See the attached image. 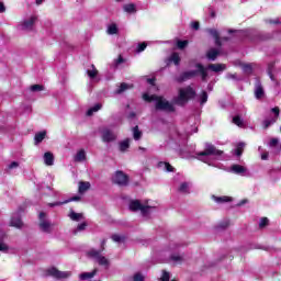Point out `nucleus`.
<instances>
[{"mask_svg":"<svg viewBox=\"0 0 281 281\" xmlns=\"http://www.w3.org/2000/svg\"><path fill=\"white\" fill-rule=\"evenodd\" d=\"M180 155L183 159H190V157H194L199 161H203V164H207L212 166L216 159H221L223 157V150L216 149L212 143H205L203 151H194V147L184 146L180 149Z\"/></svg>","mask_w":281,"mask_h":281,"instance_id":"f257e3e1","label":"nucleus"},{"mask_svg":"<svg viewBox=\"0 0 281 281\" xmlns=\"http://www.w3.org/2000/svg\"><path fill=\"white\" fill-rule=\"evenodd\" d=\"M143 100H145V102H155L156 111H162L164 113H175V111H177V108H175V103L157 94L150 95L148 92H145L143 94Z\"/></svg>","mask_w":281,"mask_h":281,"instance_id":"f03ea898","label":"nucleus"},{"mask_svg":"<svg viewBox=\"0 0 281 281\" xmlns=\"http://www.w3.org/2000/svg\"><path fill=\"white\" fill-rule=\"evenodd\" d=\"M195 70H188L182 72L179 77H177V82H186V80H192V78H196V76H201L202 82H207V72L205 70V66L202 64H195Z\"/></svg>","mask_w":281,"mask_h":281,"instance_id":"7ed1b4c3","label":"nucleus"},{"mask_svg":"<svg viewBox=\"0 0 281 281\" xmlns=\"http://www.w3.org/2000/svg\"><path fill=\"white\" fill-rule=\"evenodd\" d=\"M194 98H196V91L194 90V88H192V86H188L179 90V94L177 98L173 99V102L179 106H184V104H188L189 100H192Z\"/></svg>","mask_w":281,"mask_h":281,"instance_id":"20e7f679","label":"nucleus"},{"mask_svg":"<svg viewBox=\"0 0 281 281\" xmlns=\"http://www.w3.org/2000/svg\"><path fill=\"white\" fill-rule=\"evenodd\" d=\"M130 210L132 212H140L143 216H150V212H155V206L144 205L138 200H133L130 202Z\"/></svg>","mask_w":281,"mask_h":281,"instance_id":"39448f33","label":"nucleus"},{"mask_svg":"<svg viewBox=\"0 0 281 281\" xmlns=\"http://www.w3.org/2000/svg\"><path fill=\"white\" fill-rule=\"evenodd\" d=\"M88 257L98 262L100 267H104V269H109V267H111V261H109L106 257L102 256V250L90 249L88 251Z\"/></svg>","mask_w":281,"mask_h":281,"instance_id":"423d86ee","label":"nucleus"},{"mask_svg":"<svg viewBox=\"0 0 281 281\" xmlns=\"http://www.w3.org/2000/svg\"><path fill=\"white\" fill-rule=\"evenodd\" d=\"M100 135H101L102 142H104V144H111V142H115V139H117V135H115V132H113L109 127L101 128Z\"/></svg>","mask_w":281,"mask_h":281,"instance_id":"0eeeda50","label":"nucleus"},{"mask_svg":"<svg viewBox=\"0 0 281 281\" xmlns=\"http://www.w3.org/2000/svg\"><path fill=\"white\" fill-rule=\"evenodd\" d=\"M40 229L45 232V234H52V222L47 220L45 212L40 213Z\"/></svg>","mask_w":281,"mask_h":281,"instance_id":"6e6552de","label":"nucleus"},{"mask_svg":"<svg viewBox=\"0 0 281 281\" xmlns=\"http://www.w3.org/2000/svg\"><path fill=\"white\" fill-rule=\"evenodd\" d=\"M112 181L116 183V186H121V187L128 186V176L123 171H116L112 176Z\"/></svg>","mask_w":281,"mask_h":281,"instance_id":"1a4fd4ad","label":"nucleus"},{"mask_svg":"<svg viewBox=\"0 0 281 281\" xmlns=\"http://www.w3.org/2000/svg\"><path fill=\"white\" fill-rule=\"evenodd\" d=\"M47 273H48V276H52L53 278H56V280H66V278H69L71 276V272L59 271L56 268L48 269Z\"/></svg>","mask_w":281,"mask_h":281,"instance_id":"9d476101","label":"nucleus"},{"mask_svg":"<svg viewBox=\"0 0 281 281\" xmlns=\"http://www.w3.org/2000/svg\"><path fill=\"white\" fill-rule=\"evenodd\" d=\"M37 19L38 18H36V15H32L31 18L24 20L19 25L20 30H24L25 32L32 31L34 27V23H36Z\"/></svg>","mask_w":281,"mask_h":281,"instance_id":"9b49d317","label":"nucleus"},{"mask_svg":"<svg viewBox=\"0 0 281 281\" xmlns=\"http://www.w3.org/2000/svg\"><path fill=\"white\" fill-rule=\"evenodd\" d=\"M233 175H238L239 177H247L248 170L243 165H232L231 170Z\"/></svg>","mask_w":281,"mask_h":281,"instance_id":"f8f14e48","label":"nucleus"},{"mask_svg":"<svg viewBox=\"0 0 281 281\" xmlns=\"http://www.w3.org/2000/svg\"><path fill=\"white\" fill-rule=\"evenodd\" d=\"M255 98L257 100H262V98H265V88L262 87L260 79L255 80Z\"/></svg>","mask_w":281,"mask_h":281,"instance_id":"ddd939ff","label":"nucleus"},{"mask_svg":"<svg viewBox=\"0 0 281 281\" xmlns=\"http://www.w3.org/2000/svg\"><path fill=\"white\" fill-rule=\"evenodd\" d=\"M271 111L274 113V117L266 119L263 121V128H269L271 124H276L278 115H280V108H273Z\"/></svg>","mask_w":281,"mask_h":281,"instance_id":"4468645a","label":"nucleus"},{"mask_svg":"<svg viewBox=\"0 0 281 281\" xmlns=\"http://www.w3.org/2000/svg\"><path fill=\"white\" fill-rule=\"evenodd\" d=\"M10 225L11 227H16V229H21V227H23V221H21V214L14 213L11 216Z\"/></svg>","mask_w":281,"mask_h":281,"instance_id":"2eb2a0df","label":"nucleus"},{"mask_svg":"<svg viewBox=\"0 0 281 281\" xmlns=\"http://www.w3.org/2000/svg\"><path fill=\"white\" fill-rule=\"evenodd\" d=\"M205 32L207 34H210V36H212L215 41V45L217 47L222 46V42H221V34L218 33V31L216 29H206Z\"/></svg>","mask_w":281,"mask_h":281,"instance_id":"dca6fc26","label":"nucleus"},{"mask_svg":"<svg viewBox=\"0 0 281 281\" xmlns=\"http://www.w3.org/2000/svg\"><path fill=\"white\" fill-rule=\"evenodd\" d=\"M204 68L206 70V74H207L209 70L214 71L215 74H218L221 71H225V65L224 64H210Z\"/></svg>","mask_w":281,"mask_h":281,"instance_id":"f3484780","label":"nucleus"},{"mask_svg":"<svg viewBox=\"0 0 281 281\" xmlns=\"http://www.w3.org/2000/svg\"><path fill=\"white\" fill-rule=\"evenodd\" d=\"M183 260H186V257H183V255H179V254H172L169 257V262H172L173 265H181L183 262Z\"/></svg>","mask_w":281,"mask_h":281,"instance_id":"a211bd4d","label":"nucleus"},{"mask_svg":"<svg viewBox=\"0 0 281 281\" xmlns=\"http://www.w3.org/2000/svg\"><path fill=\"white\" fill-rule=\"evenodd\" d=\"M212 200L218 205H222L223 203H231L232 198L227 195H222V196L212 195Z\"/></svg>","mask_w":281,"mask_h":281,"instance_id":"6ab92c4d","label":"nucleus"},{"mask_svg":"<svg viewBox=\"0 0 281 281\" xmlns=\"http://www.w3.org/2000/svg\"><path fill=\"white\" fill-rule=\"evenodd\" d=\"M71 201H80V195H75L64 202L48 203V207H56L57 205H66V203H71Z\"/></svg>","mask_w":281,"mask_h":281,"instance_id":"aec40b11","label":"nucleus"},{"mask_svg":"<svg viewBox=\"0 0 281 281\" xmlns=\"http://www.w3.org/2000/svg\"><path fill=\"white\" fill-rule=\"evenodd\" d=\"M44 164L45 166H54V154H52V151H46L44 154Z\"/></svg>","mask_w":281,"mask_h":281,"instance_id":"412c9836","label":"nucleus"},{"mask_svg":"<svg viewBox=\"0 0 281 281\" xmlns=\"http://www.w3.org/2000/svg\"><path fill=\"white\" fill-rule=\"evenodd\" d=\"M218 54H221V53L218 52V49H216V48H211V49H209V52L206 53V58H207L209 60L214 61V60H216V58H218Z\"/></svg>","mask_w":281,"mask_h":281,"instance_id":"4be33fe9","label":"nucleus"},{"mask_svg":"<svg viewBox=\"0 0 281 281\" xmlns=\"http://www.w3.org/2000/svg\"><path fill=\"white\" fill-rule=\"evenodd\" d=\"M128 89H133V86L132 85H128L126 82H123L119 86V88L115 90V93L117 95L124 93V91H128Z\"/></svg>","mask_w":281,"mask_h":281,"instance_id":"5701e85b","label":"nucleus"},{"mask_svg":"<svg viewBox=\"0 0 281 281\" xmlns=\"http://www.w3.org/2000/svg\"><path fill=\"white\" fill-rule=\"evenodd\" d=\"M170 137L177 142V139H186V134H182L179 130L175 128L173 132L170 133Z\"/></svg>","mask_w":281,"mask_h":281,"instance_id":"b1692460","label":"nucleus"},{"mask_svg":"<svg viewBox=\"0 0 281 281\" xmlns=\"http://www.w3.org/2000/svg\"><path fill=\"white\" fill-rule=\"evenodd\" d=\"M95 273H98V269H94L92 272H82L79 274L80 280H91V278H95Z\"/></svg>","mask_w":281,"mask_h":281,"instance_id":"393cba45","label":"nucleus"},{"mask_svg":"<svg viewBox=\"0 0 281 281\" xmlns=\"http://www.w3.org/2000/svg\"><path fill=\"white\" fill-rule=\"evenodd\" d=\"M69 217L71 221H76L77 223L80 221H85V215L82 213H76L74 211L70 212Z\"/></svg>","mask_w":281,"mask_h":281,"instance_id":"a878e982","label":"nucleus"},{"mask_svg":"<svg viewBox=\"0 0 281 281\" xmlns=\"http://www.w3.org/2000/svg\"><path fill=\"white\" fill-rule=\"evenodd\" d=\"M89 188H91L90 182L80 181L79 182V194H85V192H87V190H89Z\"/></svg>","mask_w":281,"mask_h":281,"instance_id":"bb28decb","label":"nucleus"},{"mask_svg":"<svg viewBox=\"0 0 281 281\" xmlns=\"http://www.w3.org/2000/svg\"><path fill=\"white\" fill-rule=\"evenodd\" d=\"M120 29L117 27V24L115 23H111L108 25V34H110V36H113L114 34H119Z\"/></svg>","mask_w":281,"mask_h":281,"instance_id":"cd10ccee","label":"nucleus"},{"mask_svg":"<svg viewBox=\"0 0 281 281\" xmlns=\"http://www.w3.org/2000/svg\"><path fill=\"white\" fill-rule=\"evenodd\" d=\"M124 12H127V14H133L137 12V8L135 7L134 3H128L123 5Z\"/></svg>","mask_w":281,"mask_h":281,"instance_id":"c85d7f7f","label":"nucleus"},{"mask_svg":"<svg viewBox=\"0 0 281 281\" xmlns=\"http://www.w3.org/2000/svg\"><path fill=\"white\" fill-rule=\"evenodd\" d=\"M178 191L181 192V194H190V183L182 182L178 188Z\"/></svg>","mask_w":281,"mask_h":281,"instance_id":"c756f323","label":"nucleus"},{"mask_svg":"<svg viewBox=\"0 0 281 281\" xmlns=\"http://www.w3.org/2000/svg\"><path fill=\"white\" fill-rule=\"evenodd\" d=\"M168 60L169 63H173L176 66H179L181 57L179 56V53H172Z\"/></svg>","mask_w":281,"mask_h":281,"instance_id":"7c9ffc66","label":"nucleus"},{"mask_svg":"<svg viewBox=\"0 0 281 281\" xmlns=\"http://www.w3.org/2000/svg\"><path fill=\"white\" fill-rule=\"evenodd\" d=\"M126 60L124 59V57H122V55H120L116 59L113 60L111 67L112 69H117V67H120V65H124Z\"/></svg>","mask_w":281,"mask_h":281,"instance_id":"2f4dec72","label":"nucleus"},{"mask_svg":"<svg viewBox=\"0 0 281 281\" xmlns=\"http://www.w3.org/2000/svg\"><path fill=\"white\" fill-rule=\"evenodd\" d=\"M130 146H131V139L130 138H127L125 140H122L120 143L121 153H126V150H128Z\"/></svg>","mask_w":281,"mask_h":281,"instance_id":"473e14b6","label":"nucleus"},{"mask_svg":"<svg viewBox=\"0 0 281 281\" xmlns=\"http://www.w3.org/2000/svg\"><path fill=\"white\" fill-rule=\"evenodd\" d=\"M46 135H47V132H45V131L36 133L35 137H34L35 145L41 144V142H43V139H45Z\"/></svg>","mask_w":281,"mask_h":281,"instance_id":"72a5a7b5","label":"nucleus"},{"mask_svg":"<svg viewBox=\"0 0 281 281\" xmlns=\"http://www.w3.org/2000/svg\"><path fill=\"white\" fill-rule=\"evenodd\" d=\"M87 74L91 80H95V78H98V69H95L94 65L91 66V69L87 70Z\"/></svg>","mask_w":281,"mask_h":281,"instance_id":"f704fd0d","label":"nucleus"},{"mask_svg":"<svg viewBox=\"0 0 281 281\" xmlns=\"http://www.w3.org/2000/svg\"><path fill=\"white\" fill-rule=\"evenodd\" d=\"M132 133H133V138L136 142H139V139H142V131H139V126L136 125L135 127H133Z\"/></svg>","mask_w":281,"mask_h":281,"instance_id":"c9c22d12","label":"nucleus"},{"mask_svg":"<svg viewBox=\"0 0 281 281\" xmlns=\"http://www.w3.org/2000/svg\"><path fill=\"white\" fill-rule=\"evenodd\" d=\"M87 159V153L85 149L79 150L75 156V161H85Z\"/></svg>","mask_w":281,"mask_h":281,"instance_id":"e433bc0d","label":"nucleus"},{"mask_svg":"<svg viewBox=\"0 0 281 281\" xmlns=\"http://www.w3.org/2000/svg\"><path fill=\"white\" fill-rule=\"evenodd\" d=\"M100 109H102V104H100V103H97L94 106L90 108L87 111L88 117H91V115H93V113H98V111H100Z\"/></svg>","mask_w":281,"mask_h":281,"instance_id":"4c0bfd02","label":"nucleus"},{"mask_svg":"<svg viewBox=\"0 0 281 281\" xmlns=\"http://www.w3.org/2000/svg\"><path fill=\"white\" fill-rule=\"evenodd\" d=\"M270 177H271L272 181H278V179H280V177H281V169L270 170Z\"/></svg>","mask_w":281,"mask_h":281,"instance_id":"58836bf2","label":"nucleus"},{"mask_svg":"<svg viewBox=\"0 0 281 281\" xmlns=\"http://www.w3.org/2000/svg\"><path fill=\"white\" fill-rule=\"evenodd\" d=\"M276 67V63H270L268 65V76L270 78V80H272V82H276V77L273 76V68Z\"/></svg>","mask_w":281,"mask_h":281,"instance_id":"ea45409f","label":"nucleus"},{"mask_svg":"<svg viewBox=\"0 0 281 281\" xmlns=\"http://www.w3.org/2000/svg\"><path fill=\"white\" fill-rule=\"evenodd\" d=\"M159 168H164V170H166V172H173L175 171V167H172L168 162H159Z\"/></svg>","mask_w":281,"mask_h":281,"instance_id":"a19ab883","label":"nucleus"},{"mask_svg":"<svg viewBox=\"0 0 281 281\" xmlns=\"http://www.w3.org/2000/svg\"><path fill=\"white\" fill-rule=\"evenodd\" d=\"M16 168H19V162L12 161L7 166V172L10 175L13 170H16Z\"/></svg>","mask_w":281,"mask_h":281,"instance_id":"79ce46f5","label":"nucleus"},{"mask_svg":"<svg viewBox=\"0 0 281 281\" xmlns=\"http://www.w3.org/2000/svg\"><path fill=\"white\" fill-rule=\"evenodd\" d=\"M198 100L200 101V104H205V102H207V92L203 90L202 93L198 95Z\"/></svg>","mask_w":281,"mask_h":281,"instance_id":"37998d69","label":"nucleus"},{"mask_svg":"<svg viewBox=\"0 0 281 281\" xmlns=\"http://www.w3.org/2000/svg\"><path fill=\"white\" fill-rule=\"evenodd\" d=\"M233 123H235L236 126H239V128H243L245 126V123L243 122L239 115L233 117Z\"/></svg>","mask_w":281,"mask_h":281,"instance_id":"c03bdc74","label":"nucleus"},{"mask_svg":"<svg viewBox=\"0 0 281 281\" xmlns=\"http://www.w3.org/2000/svg\"><path fill=\"white\" fill-rule=\"evenodd\" d=\"M229 227V220H223L217 224V229H227Z\"/></svg>","mask_w":281,"mask_h":281,"instance_id":"a18cd8bd","label":"nucleus"},{"mask_svg":"<svg viewBox=\"0 0 281 281\" xmlns=\"http://www.w3.org/2000/svg\"><path fill=\"white\" fill-rule=\"evenodd\" d=\"M112 240L114 243H124V240H126V237L123 235L114 234V235H112Z\"/></svg>","mask_w":281,"mask_h":281,"instance_id":"49530a36","label":"nucleus"},{"mask_svg":"<svg viewBox=\"0 0 281 281\" xmlns=\"http://www.w3.org/2000/svg\"><path fill=\"white\" fill-rule=\"evenodd\" d=\"M177 47H178V49H186V47H188V41L187 40H184V41L178 40Z\"/></svg>","mask_w":281,"mask_h":281,"instance_id":"de8ad7c7","label":"nucleus"},{"mask_svg":"<svg viewBox=\"0 0 281 281\" xmlns=\"http://www.w3.org/2000/svg\"><path fill=\"white\" fill-rule=\"evenodd\" d=\"M243 148H245V143H239L237 145V148L235 149V155H237V157H240V155H243Z\"/></svg>","mask_w":281,"mask_h":281,"instance_id":"09e8293b","label":"nucleus"},{"mask_svg":"<svg viewBox=\"0 0 281 281\" xmlns=\"http://www.w3.org/2000/svg\"><path fill=\"white\" fill-rule=\"evenodd\" d=\"M241 69L244 71V74H247L248 76H249V74H251V71H254V69L251 68V65H249V64L243 65Z\"/></svg>","mask_w":281,"mask_h":281,"instance_id":"8fccbe9b","label":"nucleus"},{"mask_svg":"<svg viewBox=\"0 0 281 281\" xmlns=\"http://www.w3.org/2000/svg\"><path fill=\"white\" fill-rule=\"evenodd\" d=\"M146 47H148V44H146V42L139 43V44L137 45L136 52H137L138 54H142V52H144V50L146 49Z\"/></svg>","mask_w":281,"mask_h":281,"instance_id":"3c124183","label":"nucleus"},{"mask_svg":"<svg viewBox=\"0 0 281 281\" xmlns=\"http://www.w3.org/2000/svg\"><path fill=\"white\" fill-rule=\"evenodd\" d=\"M87 229V223H81L74 231V234H78V232H85Z\"/></svg>","mask_w":281,"mask_h":281,"instance_id":"603ef678","label":"nucleus"},{"mask_svg":"<svg viewBox=\"0 0 281 281\" xmlns=\"http://www.w3.org/2000/svg\"><path fill=\"white\" fill-rule=\"evenodd\" d=\"M31 91H33V92L45 91V87H43L41 85H33V86H31Z\"/></svg>","mask_w":281,"mask_h":281,"instance_id":"864d4df0","label":"nucleus"},{"mask_svg":"<svg viewBox=\"0 0 281 281\" xmlns=\"http://www.w3.org/2000/svg\"><path fill=\"white\" fill-rule=\"evenodd\" d=\"M268 225H269V218L263 217L260 220V222H259L260 229H262L263 227H267Z\"/></svg>","mask_w":281,"mask_h":281,"instance_id":"5fc2aeb1","label":"nucleus"},{"mask_svg":"<svg viewBox=\"0 0 281 281\" xmlns=\"http://www.w3.org/2000/svg\"><path fill=\"white\" fill-rule=\"evenodd\" d=\"M160 281H170V272L164 270Z\"/></svg>","mask_w":281,"mask_h":281,"instance_id":"6e6d98bb","label":"nucleus"},{"mask_svg":"<svg viewBox=\"0 0 281 281\" xmlns=\"http://www.w3.org/2000/svg\"><path fill=\"white\" fill-rule=\"evenodd\" d=\"M133 281H144V274L140 272H137L133 277Z\"/></svg>","mask_w":281,"mask_h":281,"instance_id":"4d7b16f0","label":"nucleus"},{"mask_svg":"<svg viewBox=\"0 0 281 281\" xmlns=\"http://www.w3.org/2000/svg\"><path fill=\"white\" fill-rule=\"evenodd\" d=\"M8 245L0 243V251H2L3 254H8Z\"/></svg>","mask_w":281,"mask_h":281,"instance_id":"13d9d810","label":"nucleus"},{"mask_svg":"<svg viewBox=\"0 0 281 281\" xmlns=\"http://www.w3.org/2000/svg\"><path fill=\"white\" fill-rule=\"evenodd\" d=\"M278 142H279L278 138H271L269 146H271L273 148L274 146H278Z\"/></svg>","mask_w":281,"mask_h":281,"instance_id":"bf43d9fd","label":"nucleus"},{"mask_svg":"<svg viewBox=\"0 0 281 281\" xmlns=\"http://www.w3.org/2000/svg\"><path fill=\"white\" fill-rule=\"evenodd\" d=\"M226 78L228 80H238V78L236 77V74H228V75H226Z\"/></svg>","mask_w":281,"mask_h":281,"instance_id":"052dcab7","label":"nucleus"},{"mask_svg":"<svg viewBox=\"0 0 281 281\" xmlns=\"http://www.w3.org/2000/svg\"><path fill=\"white\" fill-rule=\"evenodd\" d=\"M191 27H192V30H199V27H200L199 22H192Z\"/></svg>","mask_w":281,"mask_h":281,"instance_id":"680f3d73","label":"nucleus"},{"mask_svg":"<svg viewBox=\"0 0 281 281\" xmlns=\"http://www.w3.org/2000/svg\"><path fill=\"white\" fill-rule=\"evenodd\" d=\"M261 159L263 160V161H267V159H269V153H263V154H261Z\"/></svg>","mask_w":281,"mask_h":281,"instance_id":"e2e57ef3","label":"nucleus"},{"mask_svg":"<svg viewBox=\"0 0 281 281\" xmlns=\"http://www.w3.org/2000/svg\"><path fill=\"white\" fill-rule=\"evenodd\" d=\"M5 12V4L3 2H0V14H3Z\"/></svg>","mask_w":281,"mask_h":281,"instance_id":"0e129e2a","label":"nucleus"},{"mask_svg":"<svg viewBox=\"0 0 281 281\" xmlns=\"http://www.w3.org/2000/svg\"><path fill=\"white\" fill-rule=\"evenodd\" d=\"M148 85L155 87V79H147Z\"/></svg>","mask_w":281,"mask_h":281,"instance_id":"69168bd1","label":"nucleus"},{"mask_svg":"<svg viewBox=\"0 0 281 281\" xmlns=\"http://www.w3.org/2000/svg\"><path fill=\"white\" fill-rule=\"evenodd\" d=\"M135 115H136L135 112H131V113L128 114V119H130V120H133V119H135Z\"/></svg>","mask_w":281,"mask_h":281,"instance_id":"338daca9","label":"nucleus"},{"mask_svg":"<svg viewBox=\"0 0 281 281\" xmlns=\"http://www.w3.org/2000/svg\"><path fill=\"white\" fill-rule=\"evenodd\" d=\"M269 23L278 24L280 23V20H269Z\"/></svg>","mask_w":281,"mask_h":281,"instance_id":"774afa93","label":"nucleus"}]
</instances>
